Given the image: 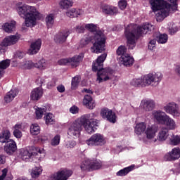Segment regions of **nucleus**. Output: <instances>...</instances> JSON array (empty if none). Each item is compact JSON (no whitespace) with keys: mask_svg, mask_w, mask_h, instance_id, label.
<instances>
[{"mask_svg":"<svg viewBox=\"0 0 180 180\" xmlns=\"http://www.w3.org/2000/svg\"><path fill=\"white\" fill-rule=\"evenodd\" d=\"M17 149L18 147L16 146V142L12 139H10L8 141H7L4 146L5 152L9 155L13 154Z\"/></svg>","mask_w":180,"mask_h":180,"instance_id":"nucleus-24","label":"nucleus"},{"mask_svg":"<svg viewBox=\"0 0 180 180\" xmlns=\"http://www.w3.org/2000/svg\"><path fill=\"white\" fill-rule=\"evenodd\" d=\"M49 79L46 77H39L37 79V84L38 85H44V84H46V82H47V80Z\"/></svg>","mask_w":180,"mask_h":180,"instance_id":"nucleus-56","label":"nucleus"},{"mask_svg":"<svg viewBox=\"0 0 180 180\" xmlns=\"http://www.w3.org/2000/svg\"><path fill=\"white\" fill-rule=\"evenodd\" d=\"M8 174V169H4L2 170V174L0 176V180H12L10 176H6Z\"/></svg>","mask_w":180,"mask_h":180,"instance_id":"nucleus-53","label":"nucleus"},{"mask_svg":"<svg viewBox=\"0 0 180 180\" xmlns=\"http://www.w3.org/2000/svg\"><path fill=\"white\" fill-rule=\"evenodd\" d=\"M155 44H157V40L151 39L148 44V49L150 51L155 50Z\"/></svg>","mask_w":180,"mask_h":180,"instance_id":"nucleus-58","label":"nucleus"},{"mask_svg":"<svg viewBox=\"0 0 180 180\" xmlns=\"http://www.w3.org/2000/svg\"><path fill=\"white\" fill-rule=\"evenodd\" d=\"M169 137V131L167 127H162L158 132L157 139L158 141L164 142Z\"/></svg>","mask_w":180,"mask_h":180,"instance_id":"nucleus-27","label":"nucleus"},{"mask_svg":"<svg viewBox=\"0 0 180 180\" xmlns=\"http://www.w3.org/2000/svg\"><path fill=\"white\" fill-rule=\"evenodd\" d=\"M13 130H20L21 131H22V130H25V127H23V124L20 122L15 124L13 127Z\"/></svg>","mask_w":180,"mask_h":180,"instance_id":"nucleus-60","label":"nucleus"},{"mask_svg":"<svg viewBox=\"0 0 180 180\" xmlns=\"http://www.w3.org/2000/svg\"><path fill=\"white\" fill-rule=\"evenodd\" d=\"M176 32H178V28H176L175 25L172 24V27H169V33H170V34H174L176 33Z\"/></svg>","mask_w":180,"mask_h":180,"instance_id":"nucleus-62","label":"nucleus"},{"mask_svg":"<svg viewBox=\"0 0 180 180\" xmlns=\"http://www.w3.org/2000/svg\"><path fill=\"white\" fill-rule=\"evenodd\" d=\"M82 103L83 106H85L87 109H90V110L95 109L96 106V103L94 98L88 94L84 96Z\"/></svg>","mask_w":180,"mask_h":180,"instance_id":"nucleus-20","label":"nucleus"},{"mask_svg":"<svg viewBox=\"0 0 180 180\" xmlns=\"http://www.w3.org/2000/svg\"><path fill=\"white\" fill-rule=\"evenodd\" d=\"M40 49H41V39H38L31 44L28 53L32 56L37 54L40 51Z\"/></svg>","mask_w":180,"mask_h":180,"instance_id":"nucleus-21","label":"nucleus"},{"mask_svg":"<svg viewBox=\"0 0 180 180\" xmlns=\"http://www.w3.org/2000/svg\"><path fill=\"white\" fill-rule=\"evenodd\" d=\"M180 158V148H174L171 151L168 152L165 155V161H175Z\"/></svg>","mask_w":180,"mask_h":180,"instance_id":"nucleus-17","label":"nucleus"},{"mask_svg":"<svg viewBox=\"0 0 180 180\" xmlns=\"http://www.w3.org/2000/svg\"><path fill=\"white\" fill-rule=\"evenodd\" d=\"M134 169V166L131 165L129 167H124L122 169H120L116 173L117 176H126L129 172H131Z\"/></svg>","mask_w":180,"mask_h":180,"instance_id":"nucleus-39","label":"nucleus"},{"mask_svg":"<svg viewBox=\"0 0 180 180\" xmlns=\"http://www.w3.org/2000/svg\"><path fill=\"white\" fill-rule=\"evenodd\" d=\"M80 169L83 172L91 169V159L86 158L80 165Z\"/></svg>","mask_w":180,"mask_h":180,"instance_id":"nucleus-35","label":"nucleus"},{"mask_svg":"<svg viewBox=\"0 0 180 180\" xmlns=\"http://www.w3.org/2000/svg\"><path fill=\"white\" fill-rule=\"evenodd\" d=\"M101 10L106 15H117L118 13L117 7L113 6L103 5L101 6Z\"/></svg>","mask_w":180,"mask_h":180,"instance_id":"nucleus-29","label":"nucleus"},{"mask_svg":"<svg viewBox=\"0 0 180 180\" xmlns=\"http://www.w3.org/2000/svg\"><path fill=\"white\" fill-rule=\"evenodd\" d=\"M84 60V53H79L72 58H69V65L72 66V68H76L78 67L81 62Z\"/></svg>","mask_w":180,"mask_h":180,"instance_id":"nucleus-25","label":"nucleus"},{"mask_svg":"<svg viewBox=\"0 0 180 180\" xmlns=\"http://www.w3.org/2000/svg\"><path fill=\"white\" fill-rule=\"evenodd\" d=\"M163 124L166 126V129H167V130H175L178 128V125L175 120L169 115L166 117V119L163 122Z\"/></svg>","mask_w":180,"mask_h":180,"instance_id":"nucleus-28","label":"nucleus"},{"mask_svg":"<svg viewBox=\"0 0 180 180\" xmlns=\"http://www.w3.org/2000/svg\"><path fill=\"white\" fill-rule=\"evenodd\" d=\"M19 67L22 70H31V68H36V64L32 60H26L19 63Z\"/></svg>","mask_w":180,"mask_h":180,"instance_id":"nucleus-34","label":"nucleus"},{"mask_svg":"<svg viewBox=\"0 0 180 180\" xmlns=\"http://www.w3.org/2000/svg\"><path fill=\"white\" fill-rule=\"evenodd\" d=\"M43 97V89L41 87L35 88L32 89L30 93V99L34 102H37L40 101Z\"/></svg>","mask_w":180,"mask_h":180,"instance_id":"nucleus-23","label":"nucleus"},{"mask_svg":"<svg viewBox=\"0 0 180 180\" xmlns=\"http://www.w3.org/2000/svg\"><path fill=\"white\" fill-rule=\"evenodd\" d=\"M43 172V167L41 166H37L32 168L31 171L32 178H39Z\"/></svg>","mask_w":180,"mask_h":180,"instance_id":"nucleus-38","label":"nucleus"},{"mask_svg":"<svg viewBox=\"0 0 180 180\" xmlns=\"http://www.w3.org/2000/svg\"><path fill=\"white\" fill-rule=\"evenodd\" d=\"M163 110H165L166 113L172 115L173 117H179L180 116L179 106L175 102L167 103L163 107Z\"/></svg>","mask_w":180,"mask_h":180,"instance_id":"nucleus-11","label":"nucleus"},{"mask_svg":"<svg viewBox=\"0 0 180 180\" xmlns=\"http://www.w3.org/2000/svg\"><path fill=\"white\" fill-rule=\"evenodd\" d=\"M73 172L71 169H63L53 174L54 180H67L72 175Z\"/></svg>","mask_w":180,"mask_h":180,"instance_id":"nucleus-16","label":"nucleus"},{"mask_svg":"<svg viewBox=\"0 0 180 180\" xmlns=\"http://www.w3.org/2000/svg\"><path fill=\"white\" fill-rule=\"evenodd\" d=\"M67 16L69 18H77L79 15H82V10L77 8H71L66 12Z\"/></svg>","mask_w":180,"mask_h":180,"instance_id":"nucleus-36","label":"nucleus"},{"mask_svg":"<svg viewBox=\"0 0 180 180\" xmlns=\"http://www.w3.org/2000/svg\"><path fill=\"white\" fill-rule=\"evenodd\" d=\"M86 143L89 147H99L106 144V139L103 134L97 133L93 134L89 139H87Z\"/></svg>","mask_w":180,"mask_h":180,"instance_id":"nucleus-9","label":"nucleus"},{"mask_svg":"<svg viewBox=\"0 0 180 180\" xmlns=\"http://www.w3.org/2000/svg\"><path fill=\"white\" fill-rule=\"evenodd\" d=\"M126 51H127V49L124 46H120L116 51L117 56H126Z\"/></svg>","mask_w":180,"mask_h":180,"instance_id":"nucleus-51","label":"nucleus"},{"mask_svg":"<svg viewBox=\"0 0 180 180\" xmlns=\"http://www.w3.org/2000/svg\"><path fill=\"white\" fill-rule=\"evenodd\" d=\"M11 65L9 60H4L0 62V71H3V75H5V70Z\"/></svg>","mask_w":180,"mask_h":180,"instance_id":"nucleus-46","label":"nucleus"},{"mask_svg":"<svg viewBox=\"0 0 180 180\" xmlns=\"http://www.w3.org/2000/svg\"><path fill=\"white\" fill-rule=\"evenodd\" d=\"M143 78V87L145 86H157L162 81V73L160 72H153L145 75Z\"/></svg>","mask_w":180,"mask_h":180,"instance_id":"nucleus-7","label":"nucleus"},{"mask_svg":"<svg viewBox=\"0 0 180 180\" xmlns=\"http://www.w3.org/2000/svg\"><path fill=\"white\" fill-rule=\"evenodd\" d=\"M131 85L133 86H142L143 87V77L138 79H133L131 81Z\"/></svg>","mask_w":180,"mask_h":180,"instance_id":"nucleus-50","label":"nucleus"},{"mask_svg":"<svg viewBox=\"0 0 180 180\" xmlns=\"http://www.w3.org/2000/svg\"><path fill=\"white\" fill-rule=\"evenodd\" d=\"M101 116L105 120H108L110 123H116V120H117V117H116V114L108 108H103L101 111Z\"/></svg>","mask_w":180,"mask_h":180,"instance_id":"nucleus-13","label":"nucleus"},{"mask_svg":"<svg viewBox=\"0 0 180 180\" xmlns=\"http://www.w3.org/2000/svg\"><path fill=\"white\" fill-rule=\"evenodd\" d=\"M174 71L176 75L180 78V64L175 65Z\"/></svg>","mask_w":180,"mask_h":180,"instance_id":"nucleus-64","label":"nucleus"},{"mask_svg":"<svg viewBox=\"0 0 180 180\" xmlns=\"http://www.w3.org/2000/svg\"><path fill=\"white\" fill-rule=\"evenodd\" d=\"M19 91L16 89H11L4 97V101L6 103L12 102L13 99H15L18 96Z\"/></svg>","mask_w":180,"mask_h":180,"instance_id":"nucleus-32","label":"nucleus"},{"mask_svg":"<svg viewBox=\"0 0 180 180\" xmlns=\"http://www.w3.org/2000/svg\"><path fill=\"white\" fill-rule=\"evenodd\" d=\"M73 4L72 0H61L59 5L61 9H68L72 6Z\"/></svg>","mask_w":180,"mask_h":180,"instance_id":"nucleus-41","label":"nucleus"},{"mask_svg":"<svg viewBox=\"0 0 180 180\" xmlns=\"http://www.w3.org/2000/svg\"><path fill=\"white\" fill-rule=\"evenodd\" d=\"M47 67H49V63L44 58L35 63V68H38V70H46Z\"/></svg>","mask_w":180,"mask_h":180,"instance_id":"nucleus-42","label":"nucleus"},{"mask_svg":"<svg viewBox=\"0 0 180 180\" xmlns=\"http://www.w3.org/2000/svg\"><path fill=\"white\" fill-rule=\"evenodd\" d=\"M118 6L120 9H126V7L127 6V1H126V0H120L118 2Z\"/></svg>","mask_w":180,"mask_h":180,"instance_id":"nucleus-59","label":"nucleus"},{"mask_svg":"<svg viewBox=\"0 0 180 180\" xmlns=\"http://www.w3.org/2000/svg\"><path fill=\"white\" fill-rule=\"evenodd\" d=\"M94 40L95 39H94L92 35H85L79 42L80 49H82L86 46H88V44H89V43L91 42L94 43Z\"/></svg>","mask_w":180,"mask_h":180,"instance_id":"nucleus-33","label":"nucleus"},{"mask_svg":"<svg viewBox=\"0 0 180 180\" xmlns=\"http://www.w3.org/2000/svg\"><path fill=\"white\" fill-rule=\"evenodd\" d=\"M44 119L47 126H49L50 124H54V123H56V118L54 115H53L51 112L47 113L46 116H44Z\"/></svg>","mask_w":180,"mask_h":180,"instance_id":"nucleus-40","label":"nucleus"},{"mask_svg":"<svg viewBox=\"0 0 180 180\" xmlns=\"http://www.w3.org/2000/svg\"><path fill=\"white\" fill-rule=\"evenodd\" d=\"M81 81V76L77 75L72 79V89H75Z\"/></svg>","mask_w":180,"mask_h":180,"instance_id":"nucleus-49","label":"nucleus"},{"mask_svg":"<svg viewBox=\"0 0 180 180\" xmlns=\"http://www.w3.org/2000/svg\"><path fill=\"white\" fill-rule=\"evenodd\" d=\"M168 2H170L169 8L171 9H176L178 8V0H168Z\"/></svg>","mask_w":180,"mask_h":180,"instance_id":"nucleus-54","label":"nucleus"},{"mask_svg":"<svg viewBox=\"0 0 180 180\" xmlns=\"http://www.w3.org/2000/svg\"><path fill=\"white\" fill-rule=\"evenodd\" d=\"M65 146L66 148H74L75 146H77V143L75 141H68L65 142Z\"/></svg>","mask_w":180,"mask_h":180,"instance_id":"nucleus-55","label":"nucleus"},{"mask_svg":"<svg viewBox=\"0 0 180 180\" xmlns=\"http://www.w3.org/2000/svg\"><path fill=\"white\" fill-rule=\"evenodd\" d=\"M140 108L145 112H151L155 109V101L153 99L145 98L141 101Z\"/></svg>","mask_w":180,"mask_h":180,"instance_id":"nucleus-15","label":"nucleus"},{"mask_svg":"<svg viewBox=\"0 0 180 180\" xmlns=\"http://www.w3.org/2000/svg\"><path fill=\"white\" fill-rule=\"evenodd\" d=\"M15 11L19 16L25 19V25H22V30H25L26 27H33L36 26L37 20H40L43 16L37 11L36 7L31 6L27 4H22V2H18L15 6ZM26 26V27H25Z\"/></svg>","mask_w":180,"mask_h":180,"instance_id":"nucleus-2","label":"nucleus"},{"mask_svg":"<svg viewBox=\"0 0 180 180\" xmlns=\"http://www.w3.org/2000/svg\"><path fill=\"white\" fill-rule=\"evenodd\" d=\"M19 157L22 161H29V160L34 157V155L32 151H29L26 148H22L19 150Z\"/></svg>","mask_w":180,"mask_h":180,"instance_id":"nucleus-26","label":"nucleus"},{"mask_svg":"<svg viewBox=\"0 0 180 180\" xmlns=\"http://www.w3.org/2000/svg\"><path fill=\"white\" fill-rule=\"evenodd\" d=\"M151 10L156 16L157 22H162L171 12L169 4L164 0H149Z\"/></svg>","mask_w":180,"mask_h":180,"instance_id":"nucleus-5","label":"nucleus"},{"mask_svg":"<svg viewBox=\"0 0 180 180\" xmlns=\"http://www.w3.org/2000/svg\"><path fill=\"white\" fill-rule=\"evenodd\" d=\"M91 169H99L102 167V162L98 160H91Z\"/></svg>","mask_w":180,"mask_h":180,"instance_id":"nucleus-47","label":"nucleus"},{"mask_svg":"<svg viewBox=\"0 0 180 180\" xmlns=\"http://www.w3.org/2000/svg\"><path fill=\"white\" fill-rule=\"evenodd\" d=\"M30 133L33 136H37L40 133V127L37 124H32L30 127Z\"/></svg>","mask_w":180,"mask_h":180,"instance_id":"nucleus-45","label":"nucleus"},{"mask_svg":"<svg viewBox=\"0 0 180 180\" xmlns=\"http://www.w3.org/2000/svg\"><path fill=\"white\" fill-rule=\"evenodd\" d=\"M20 37L22 36L20 34L16 33L14 35H8L6 36L1 42H0V46H1L3 50L6 53V51L8 50V47L10 46H15L20 40Z\"/></svg>","mask_w":180,"mask_h":180,"instance_id":"nucleus-10","label":"nucleus"},{"mask_svg":"<svg viewBox=\"0 0 180 180\" xmlns=\"http://www.w3.org/2000/svg\"><path fill=\"white\" fill-rule=\"evenodd\" d=\"M61 137L60 135L55 136L51 141V146L56 147V146H58L60 144V140Z\"/></svg>","mask_w":180,"mask_h":180,"instance_id":"nucleus-52","label":"nucleus"},{"mask_svg":"<svg viewBox=\"0 0 180 180\" xmlns=\"http://www.w3.org/2000/svg\"><path fill=\"white\" fill-rule=\"evenodd\" d=\"M34 115L35 118L37 119V120H40V119H43V115L45 113H47V109H46L45 107H39V106H34Z\"/></svg>","mask_w":180,"mask_h":180,"instance_id":"nucleus-30","label":"nucleus"},{"mask_svg":"<svg viewBox=\"0 0 180 180\" xmlns=\"http://www.w3.org/2000/svg\"><path fill=\"white\" fill-rule=\"evenodd\" d=\"M154 30V25L150 23H145L141 26L136 24H129L125 27L124 35L127 40V46L133 50L136 47V41L140 36L150 34Z\"/></svg>","mask_w":180,"mask_h":180,"instance_id":"nucleus-1","label":"nucleus"},{"mask_svg":"<svg viewBox=\"0 0 180 180\" xmlns=\"http://www.w3.org/2000/svg\"><path fill=\"white\" fill-rule=\"evenodd\" d=\"M58 63L59 65H70V58L60 59Z\"/></svg>","mask_w":180,"mask_h":180,"instance_id":"nucleus-57","label":"nucleus"},{"mask_svg":"<svg viewBox=\"0 0 180 180\" xmlns=\"http://www.w3.org/2000/svg\"><path fill=\"white\" fill-rule=\"evenodd\" d=\"M169 140L172 146H178V144H180V136L172 135L171 138H169Z\"/></svg>","mask_w":180,"mask_h":180,"instance_id":"nucleus-48","label":"nucleus"},{"mask_svg":"<svg viewBox=\"0 0 180 180\" xmlns=\"http://www.w3.org/2000/svg\"><path fill=\"white\" fill-rule=\"evenodd\" d=\"M158 131V126L155 124L148 125L146 127V129L145 131L146 139L148 140H151V141L153 143L157 142V139H155V136H157Z\"/></svg>","mask_w":180,"mask_h":180,"instance_id":"nucleus-12","label":"nucleus"},{"mask_svg":"<svg viewBox=\"0 0 180 180\" xmlns=\"http://www.w3.org/2000/svg\"><path fill=\"white\" fill-rule=\"evenodd\" d=\"M70 36V30H66L56 34L53 38L54 41L58 44H63L67 41V37Z\"/></svg>","mask_w":180,"mask_h":180,"instance_id":"nucleus-19","label":"nucleus"},{"mask_svg":"<svg viewBox=\"0 0 180 180\" xmlns=\"http://www.w3.org/2000/svg\"><path fill=\"white\" fill-rule=\"evenodd\" d=\"M173 174H179L180 172V161L174 165V169H173Z\"/></svg>","mask_w":180,"mask_h":180,"instance_id":"nucleus-61","label":"nucleus"},{"mask_svg":"<svg viewBox=\"0 0 180 180\" xmlns=\"http://www.w3.org/2000/svg\"><path fill=\"white\" fill-rule=\"evenodd\" d=\"M70 112L72 115H77V113H78V112H79V108H78V107H77L75 105H73L70 108Z\"/></svg>","mask_w":180,"mask_h":180,"instance_id":"nucleus-63","label":"nucleus"},{"mask_svg":"<svg viewBox=\"0 0 180 180\" xmlns=\"http://www.w3.org/2000/svg\"><path fill=\"white\" fill-rule=\"evenodd\" d=\"M45 22L48 29L53 27V25H54V15L49 14L46 15Z\"/></svg>","mask_w":180,"mask_h":180,"instance_id":"nucleus-43","label":"nucleus"},{"mask_svg":"<svg viewBox=\"0 0 180 180\" xmlns=\"http://www.w3.org/2000/svg\"><path fill=\"white\" fill-rule=\"evenodd\" d=\"M84 122V118H77L73 122H72L68 129V134L72 139H78L82 131V127L81 124Z\"/></svg>","mask_w":180,"mask_h":180,"instance_id":"nucleus-8","label":"nucleus"},{"mask_svg":"<svg viewBox=\"0 0 180 180\" xmlns=\"http://www.w3.org/2000/svg\"><path fill=\"white\" fill-rule=\"evenodd\" d=\"M85 28L91 32L89 36H92V33L96 32L94 37V43L91 48V53H96V54H99L102 51H105V41H106V37L103 34V32L98 30V26L96 25L91 23L86 24Z\"/></svg>","mask_w":180,"mask_h":180,"instance_id":"nucleus-4","label":"nucleus"},{"mask_svg":"<svg viewBox=\"0 0 180 180\" xmlns=\"http://www.w3.org/2000/svg\"><path fill=\"white\" fill-rule=\"evenodd\" d=\"M108 54L103 53L98 56L96 61L93 62L92 70L93 71H98L96 81L98 84L110 81L113 78V70L110 68H103V63L106 60Z\"/></svg>","mask_w":180,"mask_h":180,"instance_id":"nucleus-3","label":"nucleus"},{"mask_svg":"<svg viewBox=\"0 0 180 180\" xmlns=\"http://www.w3.org/2000/svg\"><path fill=\"white\" fill-rule=\"evenodd\" d=\"M168 115L165 113V112L158 110H153L152 112V119L155 123H159V124H163L165 119Z\"/></svg>","mask_w":180,"mask_h":180,"instance_id":"nucleus-14","label":"nucleus"},{"mask_svg":"<svg viewBox=\"0 0 180 180\" xmlns=\"http://www.w3.org/2000/svg\"><path fill=\"white\" fill-rule=\"evenodd\" d=\"M96 117V114L94 112H91L89 114H85L82 115L79 119L83 118V122L81 123V126L84 127L85 131L89 134H92L95 133V126L97 124L96 120L94 118Z\"/></svg>","mask_w":180,"mask_h":180,"instance_id":"nucleus-6","label":"nucleus"},{"mask_svg":"<svg viewBox=\"0 0 180 180\" xmlns=\"http://www.w3.org/2000/svg\"><path fill=\"white\" fill-rule=\"evenodd\" d=\"M1 29L6 33H12L16 29V21L11 20L1 25Z\"/></svg>","mask_w":180,"mask_h":180,"instance_id":"nucleus-22","label":"nucleus"},{"mask_svg":"<svg viewBox=\"0 0 180 180\" xmlns=\"http://www.w3.org/2000/svg\"><path fill=\"white\" fill-rule=\"evenodd\" d=\"M147 125L145 122H139L136 124L134 127V133L136 136H141L143 133H146Z\"/></svg>","mask_w":180,"mask_h":180,"instance_id":"nucleus-31","label":"nucleus"},{"mask_svg":"<svg viewBox=\"0 0 180 180\" xmlns=\"http://www.w3.org/2000/svg\"><path fill=\"white\" fill-rule=\"evenodd\" d=\"M11 137V131L6 129L0 134V143H8Z\"/></svg>","mask_w":180,"mask_h":180,"instance_id":"nucleus-37","label":"nucleus"},{"mask_svg":"<svg viewBox=\"0 0 180 180\" xmlns=\"http://www.w3.org/2000/svg\"><path fill=\"white\" fill-rule=\"evenodd\" d=\"M157 41L160 44H165L168 41V35L167 34H159L157 37Z\"/></svg>","mask_w":180,"mask_h":180,"instance_id":"nucleus-44","label":"nucleus"},{"mask_svg":"<svg viewBox=\"0 0 180 180\" xmlns=\"http://www.w3.org/2000/svg\"><path fill=\"white\" fill-rule=\"evenodd\" d=\"M119 63L124 67H131L134 63V58L130 54L127 53L119 58Z\"/></svg>","mask_w":180,"mask_h":180,"instance_id":"nucleus-18","label":"nucleus"}]
</instances>
